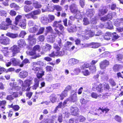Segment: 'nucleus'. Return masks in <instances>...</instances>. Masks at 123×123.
<instances>
[{"instance_id": "obj_1", "label": "nucleus", "mask_w": 123, "mask_h": 123, "mask_svg": "<svg viewBox=\"0 0 123 123\" xmlns=\"http://www.w3.org/2000/svg\"><path fill=\"white\" fill-rule=\"evenodd\" d=\"M94 33L90 29H86L85 32L83 31L82 33L78 34V37L84 40L87 39L90 37L93 36Z\"/></svg>"}, {"instance_id": "obj_2", "label": "nucleus", "mask_w": 123, "mask_h": 123, "mask_svg": "<svg viewBox=\"0 0 123 123\" xmlns=\"http://www.w3.org/2000/svg\"><path fill=\"white\" fill-rule=\"evenodd\" d=\"M4 34H2L0 37V43L3 45H6L10 43V39L9 38L5 36H4Z\"/></svg>"}, {"instance_id": "obj_3", "label": "nucleus", "mask_w": 123, "mask_h": 123, "mask_svg": "<svg viewBox=\"0 0 123 123\" xmlns=\"http://www.w3.org/2000/svg\"><path fill=\"white\" fill-rule=\"evenodd\" d=\"M11 88H10L8 89V92L10 94H11L13 92V90L14 89H15L16 90H18L20 89V87L18 86L16 84V82L13 83H10L9 84Z\"/></svg>"}, {"instance_id": "obj_4", "label": "nucleus", "mask_w": 123, "mask_h": 123, "mask_svg": "<svg viewBox=\"0 0 123 123\" xmlns=\"http://www.w3.org/2000/svg\"><path fill=\"white\" fill-rule=\"evenodd\" d=\"M33 78H30V79H27L25 80L22 86V89L23 90H25L26 88L29 87L30 85L33 83Z\"/></svg>"}, {"instance_id": "obj_5", "label": "nucleus", "mask_w": 123, "mask_h": 123, "mask_svg": "<svg viewBox=\"0 0 123 123\" xmlns=\"http://www.w3.org/2000/svg\"><path fill=\"white\" fill-rule=\"evenodd\" d=\"M64 54V52L63 51H57L56 52H53L52 53L49 55V56L51 57H54V56H62Z\"/></svg>"}, {"instance_id": "obj_6", "label": "nucleus", "mask_w": 123, "mask_h": 123, "mask_svg": "<svg viewBox=\"0 0 123 123\" xmlns=\"http://www.w3.org/2000/svg\"><path fill=\"white\" fill-rule=\"evenodd\" d=\"M69 8L71 12L74 13H76L78 10L77 6L74 4H72L69 6Z\"/></svg>"}, {"instance_id": "obj_7", "label": "nucleus", "mask_w": 123, "mask_h": 123, "mask_svg": "<svg viewBox=\"0 0 123 123\" xmlns=\"http://www.w3.org/2000/svg\"><path fill=\"white\" fill-rule=\"evenodd\" d=\"M109 64V62L106 60H104L100 63V67L101 69H105Z\"/></svg>"}, {"instance_id": "obj_8", "label": "nucleus", "mask_w": 123, "mask_h": 123, "mask_svg": "<svg viewBox=\"0 0 123 123\" xmlns=\"http://www.w3.org/2000/svg\"><path fill=\"white\" fill-rule=\"evenodd\" d=\"M35 35H30L28 36V40L30 41V44L33 45L36 43V39L34 38Z\"/></svg>"}, {"instance_id": "obj_9", "label": "nucleus", "mask_w": 123, "mask_h": 123, "mask_svg": "<svg viewBox=\"0 0 123 123\" xmlns=\"http://www.w3.org/2000/svg\"><path fill=\"white\" fill-rule=\"evenodd\" d=\"M11 49L12 51L13 56H14L16 54L19 52V48L16 45L12 46L11 48Z\"/></svg>"}, {"instance_id": "obj_10", "label": "nucleus", "mask_w": 123, "mask_h": 123, "mask_svg": "<svg viewBox=\"0 0 123 123\" xmlns=\"http://www.w3.org/2000/svg\"><path fill=\"white\" fill-rule=\"evenodd\" d=\"M71 110L72 114L74 116L76 115L79 112V109L76 107H72Z\"/></svg>"}, {"instance_id": "obj_11", "label": "nucleus", "mask_w": 123, "mask_h": 123, "mask_svg": "<svg viewBox=\"0 0 123 123\" xmlns=\"http://www.w3.org/2000/svg\"><path fill=\"white\" fill-rule=\"evenodd\" d=\"M69 98L70 101L74 102L77 100V93H74L72 94L70 97L68 98Z\"/></svg>"}, {"instance_id": "obj_12", "label": "nucleus", "mask_w": 123, "mask_h": 123, "mask_svg": "<svg viewBox=\"0 0 123 123\" xmlns=\"http://www.w3.org/2000/svg\"><path fill=\"white\" fill-rule=\"evenodd\" d=\"M78 60L74 58L70 59L68 61L69 64L70 65L73 66L79 62Z\"/></svg>"}, {"instance_id": "obj_13", "label": "nucleus", "mask_w": 123, "mask_h": 123, "mask_svg": "<svg viewBox=\"0 0 123 123\" xmlns=\"http://www.w3.org/2000/svg\"><path fill=\"white\" fill-rule=\"evenodd\" d=\"M18 44L20 47L22 48L25 46L26 44L25 41L23 39H21L18 41Z\"/></svg>"}, {"instance_id": "obj_14", "label": "nucleus", "mask_w": 123, "mask_h": 123, "mask_svg": "<svg viewBox=\"0 0 123 123\" xmlns=\"http://www.w3.org/2000/svg\"><path fill=\"white\" fill-rule=\"evenodd\" d=\"M28 75V73L24 71H22L19 74V76L21 78H25Z\"/></svg>"}, {"instance_id": "obj_15", "label": "nucleus", "mask_w": 123, "mask_h": 123, "mask_svg": "<svg viewBox=\"0 0 123 123\" xmlns=\"http://www.w3.org/2000/svg\"><path fill=\"white\" fill-rule=\"evenodd\" d=\"M107 10L104 8H100L99 10L98 15L99 16H103L106 13Z\"/></svg>"}, {"instance_id": "obj_16", "label": "nucleus", "mask_w": 123, "mask_h": 123, "mask_svg": "<svg viewBox=\"0 0 123 123\" xmlns=\"http://www.w3.org/2000/svg\"><path fill=\"white\" fill-rule=\"evenodd\" d=\"M41 20L42 23L43 24L46 25L48 23L50 22L48 18L46 17H42Z\"/></svg>"}, {"instance_id": "obj_17", "label": "nucleus", "mask_w": 123, "mask_h": 123, "mask_svg": "<svg viewBox=\"0 0 123 123\" xmlns=\"http://www.w3.org/2000/svg\"><path fill=\"white\" fill-rule=\"evenodd\" d=\"M8 26L6 22H3L0 25V28L2 30H5L7 29Z\"/></svg>"}, {"instance_id": "obj_18", "label": "nucleus", "mask_w": 123, "mask_h": 123, "mask_svg": "<svg viewBox=\"0 0 123 123\" xmlns=\"http://www.w3.org/2000/svg\"><path fill=\"white\" fill-rule=\"evenodd\" d=\"M39 28V26H36L34 27L30 28L29 29V31L31 33H35L38 30Z\"/></svg>"}, {"instance_id": "obj_19", "label": "nucleus", "mask_w": 123, "mask_h": 123, "mask_svg": "<svg viewBox=\"0 0 123 123\" xmlns=\"http://www.w3.org/2000/svg\"><path fill=\"white\" fill-rule=\"evenodd\" d=\"M6 36L12 38H14L18 36L17 34H14L10 32H8L6 34Z\"/></svg>"}, {"instance_id": "obj_20", "label": "nucleus", "mask_w": 123, "mask_h": 123, "mask_svg": "<svg viewBox=\"0 0 123 123\" xmlns=\"http://www.w3.org/2000/svg\"><path fill=\"white\" fill-rule=\"evenodd\" d=\"M76 14L75 16L76 18L78 19H81L82 17L83 13V12H80L79 10H78V11L75 13Z\"/></svg>"}, {"instance_id": "obj_21", "label": "nucleus", "mask_w": 123, "mask_h": 123, "mask_svg": "<svg viewBox=\"0 0 123 123\" xmlns=\"http://www.w3.org/2000/svg\"><path fill=\"white\" fill-rule=\"evenodd\" d=\"M33 8L32 6L25 5L24 7V10L25 12H28L32 10Z\"/></svg>"}, {"instance_id": "obj_22", "label": "nucleus", "mask_w": 123, "mask_h": 123, "mask_svg": "<svg viewBox=\"0 0 123 123\" xmlns=\"http://www.w3.org/2000/svg\"><path fill=\"white\" fill-rule=\"evenodd\" d=\"M122 68L123 66L121 65L115 64L114 66L113 69L114 71L116 72L118 71Z\"/></svg>"}, {"instance_id": "obj_23", "label": "nucleus", "mask_w": 123, "mask_h": 123, "mask_svg": "<svg viewBox=\"0 0 123 123\" xmlns=\"http://www.w3.org/2000/svg\"><path fill=\"white\" fill-rule=\"evenodd\" d=\"M113 26L111 22L109 21L108 22L105 24L104 26V27L109 29H111L112 28Z\"/></svg>"}, {"instance_id": "obj_24", "label": "nucleus", "mask_w": 123, "mask_h": 123, "mask_svg": "<svg viewBox=\"0 0 123 123\" xmlns=\"http://www.w3.org/2000/svg\"><path fill=\"white\" fill-rule=\"evenodd\" d=\"M90 45L92 46L91 48H98L101 46V44L100 43H97L92 42L91 43Z\"/></svg>"}, {"instance_id": "obj_25", "label": "nucleus", "mask_w": 123, "mask_h": 123, "mask_svg": "<svg viewBox=\"0 0 123 123\" xmlns=\"http://www.w3.org/2000/svg\"><path fill=\"white\" fill-rule=\"evenodd\" d=\"M59 95H56L53 94L51 95L50 97L51 101L53 103L55 102L56 100L57 97Z\"/></svg>"}, {"instance_id": "obj_26", "label": "nucleus", "mask_w": 123, "mask_h": 123, "mask_svg": "<svg viewBox=\"0 0 123 123\" xmlns=\"http://www.w3.org/2000/svg\"><path fill=\"white\" fill-rule=\"evenodd\" d=\"M51 45L48 44H46L45 46L43 47V50L45 51H49L51 49Z\"/></svg>"}, {"instance_id": "obj_27", "label": "nucleus", "mask_w": 123, "mask_h": 123, "mask_svg": "<svg viewBox=\"0 0 123 123\" xmlns=\"http://www.w3.org/2000/svg\"><path fill=\"white\" fill-rule=\"evenodd\" d=\"M111 37V33L110 32H107L105 34L104 37V38L106 40H109L110 39Z\"/></svg>"}, {"instance_id": "obj_28", "label": "nucleus", "mask_w": 123, "mask_h": 123, "mask_svg": "<svg viewBox=\"0 0 123 123\" xmlns=\"http://www.w3.org/2000/svg\"><path fill=\"white\" fill-rule=\"evenodd\" d=\"M123 22V18H121L120 19H117L115 22L114 24L116 26H118L120 25V23Z\"/></svg>"}, {"instance_id": "obj_29", "label": "nucleus", "mask_w": 123, "mask_h": 123, "mask_svg": "<svg viewBox=\"0 0 123 123\" xmlns=\"http://www.w3.org/2000/svg\"><path fill=\"white\" fill-rule=\"evenodd\" d=\"M44 71H43V69H41L39 72L37 74V77L38 78H42L43 76L44 75Z\"/></svg>"}, {"instance_id": "obj_30", "label": "nucleus", "mask_w": 123, "mask_h": 123, "mask_svg": "<svg viewBox=\"0 0 123 123\" xmlns=\"http://www.w3.org/2000/svg\"><path fill=\"white\" fill-rule=\"evenodd\" d=\"M67 91L64 90L60 95V99L62 100L64 97L67 96Z\"/></svg>"}, {"instance_id": "obj_31", "label": "nucleus", "mask_w": 123, "mask_h": 123, "mask_svg": "<svg viewBox=\"0 0 123 123\" xmlns=\"http://www.w3.org/2000/svg\"><path fill=\"white\" fill-rule=\"evenodd\" d=\"M22 16L20 15L17 16L15 18V20L14 22V24L16 25H17L19 22V21L21 19Z\"/></svg>"}, {"instance_id": "obj_32", "label": "nucleus", "mask_w": 123, "mask_h": 123, "mask_svg": "<svg viewBox=\"0 0 123 123\" xmlns=\"http://www.w3.org/2000/svg\"><path fill=\"white\" fill-rule=\"evenodd\" d=\"M25 16L28 18H31L34 19H36L37 18V16H33L31 12L30 13L25 15Z\"/></svg>"}, {"instance_id": "obj_33", "label": "nucleus", "mask_w": 123, "mask_h": 123, "mask_svg": "<svg viewBox=\"0 0 123 123\" xmlns=\"http://www.w3.org/2000/svg\"><path fill=\"white\" fill-rule=\"evenodd\" d=\"M11 61L12 62L14 66H16L19 63V61L15 58H13L11 59Z\"/></svg>"}, {"instance_id": "obj_34", "label": "nucleus", "mask_w": 123, "mask_h": 123, "mask_svg": "<svg viewBox=\"0 0 123 123\" xmlns=\"http://www.w3.org/2000/svg\"><path fill=\"white\" fill-rule=\"evenodd\" d=\"M72 44V43L71 42L67 41L66 42L65 45V47L67 50H71L70 47Z\"/></svg>"}, {"instance_id": "obj_35", "label": "nucleus", "mask_w": 123, "mask_h": 123, "mask_svg": "<svg viewBox=\"0 0 123 123\" xmlns=\"http://www.w3.org/2000/svg\"><path fill=\"white\" fill-rule=\"evenodd\" d=\"M42 10L43 12H44L47 11H53L54 10V9H53V10H51L47 6H44L42 8Z\"/></svg>"}, {"instance_id": "obj_36", "label": "nucleus", "mask_w": 123, "mask_h": 123, "mask_svg": "<svg viewBox=\"0 0 123 123\" xmlns=\"http://www.w3.org/2000/svg\"><path fill=\"white\" fill-rule=\"evenodd\" d=\"M34 81L35 84L33 87V89L34 90H36L38 86L39 81L38 80L36 79H35L34 80Z\"/></svg>"}, {"instance_id": "obj_37", "label": "nucleus", "mask_w": 123, "mask_h": 123, "mask_svg": "<svg viewBox=\"0 0 123 123\" xmlns=\"http://www.w3.org/2000/svg\"><path fill=\"white\" fill-rule=\"evenodd\" d=\"M94 13V9H91L89 10V11L87 12L88 16L89 17H91L93 16Z\"/></svg>"}, {"instance_id": "obj_38", "label": "nucleus", "mask_w": 123, "mask_h": 123, "mask_svg": "<svg viewBox=\"0 0 123 123\" xmlns=\"http://www.w3.org/2000/svg\"><path fill=\"white\" fill-rule=\"evenodd\" d=\"M10 7L12 8H14L16 10H18L19 7V6L17 5L16 4L13 3H11L10 5Z\"/></svg>"}, {"instance_id": "obj_39", "label": "nucleus", "mask_w": 123, "mask_h": 123, "mask_svg": "<svg viewBox=\"0 0 123 123\" xmlns=\"http://www.w3.org/2000/svg\"><path fill=\"white\" fill-rule=\"evenodd\" d=\"M19 26L22 28L25 29V20L24 19L22 20V22H20L19 24Z\"/></svg>"}, {"instance_id": "obj_40", "label": "nucleus", "mask_w": 123, "mask_h": 123, "mask_svg": "<svg viewBox=\"0 0 123 123\" xmlns=\"http://www.w3.org/2000/svg\"><path fill=\"white\" fill-rule=\"evenodd\" d=\"M30 62L28 59H25L22 62L21 64L20 65V67H22L24 65L27 63H29Z\"/></svg>"}, {"instance_id": "obj_41", "label": "nucleus", "mask_w": 123, "mask_h": 123, "mask_svg": "<svg viewBox=\"0 0 123 123\" xmlns=\"http://www.w3.org/2000/svg\"><path fill=\"white\" fill-rule=\"evenodd\" d=\"M116 13L115 12H113L112 13L108 14L106 16L108 19H111L113 16H114L116 15Z\"/></svg>"}, {"instance_id": "obj_42", "label": "nucleus", "mask_w": 123, "mask_h": 123, "mask_svg": "<svg viewBox=\"0 0 123 123\" xmlns=\"http://www.w3.org/2000/svg\"><path fill=\"white\" fill-rule=\"evenodd\" d=\"M54 31L53 30L52 33L54 34H57L59 35L62 34V33L59 31L57 29V28L55 27L54 29Z\"/></svg>"}, {"instance_id": "obj_43", "label": "nucleus", "mask_w": 123, "mask_h": 123, "mask_svg": "<svg viewBox=\"0 0 123 123\" xmlns=\"http://www.w3.org/2000/svg\"><path fill=\"white\" fill-rule=\"evenodd\" d=\"M31 13L33 16H36L35 15L39 14L41 13V11L39 10H37L32 12Z\"/></svg>"}, {"instance_id": "obj_44", "label": "nucleus", "mask_w": 123, "mask_h": 123, "mask_svg": "<svg viewBox=\"0 0 123 123\" xmlns=\"http://www.w3.org/2000/svg\"><path fill=\"white\" fill-rule=\"evenodd\" d=\"M83 24L84 25H87L89 24V22L88 19L86 18H83Z\"/></svg>"}, {"instance_id": "obj_45", "label": "nucleus", "mask_w": 123, "mask_h": 123, "mask_svg": "<svg viewBox=\"0 0 123 123\" xmlns=\"http://www.w3.org/2000/svg\"><path fill=\"white\" fill-rule=\"evenodd\" d=\"M4 49L5 50H2V52L4 53V55L5 56H7L9 54V52L7 50L8 48H4Z\"/></svg>"}, {"instance_id": "obj_46", "label": "nucleus", "mask_w": 123, "mask_h": 123, "mask_svg": "<svg viewBox=\"0 0 123 123\" xmlns=\"http://www.w3.org/2000/svg\"><path fill=\"white\" fill-rule=\"evenodd\" d=\"M39 30L38 32L37 33V35H38L40 34H42L43 32L45 29V28L44 27H41L40 28L39 27Z\"/></svg>"}, {"instance_id": "obj_47", "label": "nucleus", "mask_w": 123, "mask_h": 123, "mask_svg": "<svg viewBox=\"0 0 123 123\" xmlns=\"http://www.w3.org/2000/svg\"><path fill=\"white\" fill-rule=\"evenodd\" d=\"M9 107H12L13 109L15 111H18L19 109L20 108L19 106L17 105H14L13 106L12 104L11 105H9Z\"/></svg>"}, {"instance_id": "obj_48", "label": "nucleus", "mask_w": 123, "mask_h": 123, "mask_svg": "<svg viewBox=\"0 0 123 123\" xmlns=\"http://www.w3.org/2000/svg\"><path fill=\"white\" fill-rule=\"evenodd\" d=\"M89 69L92 73L95 72L96 71V67L94 66H90L89 67Z\"/></svg>"}, {"instance_id": "obj_49", "label": "nucleus", "mask_w": 123, "mask_h": 123, "mask_svg": "<svg viewBox=\"0 0 123 123\" xmlns=\"http://www.w3.org/2000/svg\"><path fill=\"white\" fill-rule=\"evenodd\" d=\"M0 15L1 16L6 17L7 15V12L4 10H0Z\"/></svg>"}, {"instance_id": "obj_50", "label": "nucleus", "mask_w": 123, "mask_h": 123, "mask_svg": "<svg viewBox=\"0 0 123 123\" xmlns=\"http://www.w3.org/2000/svg\"><path fill=\"white\" fill-rule=\"evenodd\" d=\"M33 5L34 7L36 8H40L42 6L41 5L38 4L37 2H36L34 3Z\"/></svg>"}, {"instance_id": "obj_51", "label": "nucleus", "mask_w": 123, "mask_h": 123, "mask_svg": "<svg viewBox=\"0 0 123 123\" xmlns=\"http://www.w3.org/2000/svg\"><path fill=\"white\" fill-rule=\"evenodd\" d=\"M91 96L93 98L97 99V98L98 95L96 93L92 92L91 94Z\"/></svg>"}, {"instance_id": "obj_52", "label": "nucleus", "mask_w": 123, "mask_h": 123, "mask_svg": "<svg viewBox=\"0 0 123 123\" xmlns=\"http://www.w3.org/2000/svg\"><path fill=\"white\" fill-rule=\"evenodd\" d=\"M55 37H56L55 36L53 37L52 35H51L48 36L47 39H49V41L50 42H53L54 39Z\"/></svg>"}, {"instance_id": "obj_53", "label": "nucleus", "mask_w": 123, "mask_h": 123, "mask_svg": "<svg viewBox=\"0 0 123 123\" xmlns=\"http://www.w3.org/2000/svg\"><path fill=\"white\" fill-rule=\"evenodd\" d=\"M61 24L59 23L57 21H54L53 22V24L52 26L53 27L57 28L59 26V25Z\"/></svg>"}, {"instance_id": "obj_54", "label": "nucleus", "mask_w": 123, "mask_h": 123, "mask_svg": "<svg viewBox=\"0 0 123 123\" xmlns=\"http://www.w3.org/2000/svg\"><path fill=\"white\" fill-rule=\"evenodd\" d=\"M102 86L101 84H99L98 85L96 88V89L99 92H102L103 89L102 88Z\"/></svg>"}, {"instance_id": "obj_55", "label": "nucleus", "mask_w": 123, "mask_h": 123, "mask_svg": "<svg viewBox=\"0 0 123 123\" xmlns=\"http://www.w3.org/2000/svg\"><path fill=\"white\" fill-rule=\"evenodd\" d=\"M54 8L57 11H60L62 10V7L58 5H55L54 6Z\"/></svg>"}, {"instance_id": "obj_56", "label": "nucleus", "mask_w": 123, "mask_h": 123, "mask_svg": "<svg viewBox=\"0 0 123 123\" xmlns=\"http://www.w3.org/2000/svg\"><path fill=\"white\" fill-rule=\"evenodd\" d=\"M47 31L48 32H50L52 33L53 31V29L52 27L50 26H49L46 27Z\"/></svg>"}, {"instance_id": "obj_57", "label": "nucleus", "mask_w": 123, "mask_h": 123, "mask_svg": "<svg viewBox=\"0 0 123 123\" xmlns=\"http://www.w3.org/2000/svg\"><path fill=\"white\" fill-rule=\"evenodd\" d=\"M5 22H6L7 25L8 26L11 25V24L12 21L9 18H6V21Z\"/></svg>"}, {"instance_id": "obj_58", "label": "nucleus", "mask_w": 123, "mask_h": 123, "mask_svg": "<svg viewBox=\"0 0 123 123\" xmlns=\"http://www.w3.org/2000/svg\"><path fill=\"white\" fill-rule=\"evenodd\" d=\"M26 34V33L25 31H22L20 32L19 36L21 37L24 38L25 35Z\"/></svg>"}, {"instance_id": "obj_59", "label": "nucleus", "mask_w": 123, "mask_h": 123, "mask_svg": "<svg viewBox=\"0 0 123 123\" xmlns=\"http://www.w3.org/2000/svg\"><path fill=\"white\" fill-rule=\"evenodd\" d=\"M40 49V46L39 45H36L33 48V50L35 51H39Z\"/></svg>"}, {"instance_id": "obj_60", "label": "nucleus", "mask_w": 123, "mask_h": 123, "mask_svg": "<svg viewBox=\"0 0 123 123\" xmlns=\"http://www.w3.org/2000/svg\"><path fill=\"white\" fill-rule=\"evenodd\" d=\"M78 120L80 122H82L85 121L86 119L85 117L82 116H80L78 118Z\"/></svg>"}, {"instance_id": "obj_61", "label": "nucleus", "mask_w": 123, "mask_h": 123, "mask_svg": "<svg viewBox=\"0 0 123 123\" xmlns=\"http://www.w3.org/2000/svg\"><path fill=\"white\" fill-rule=\"evenodd\" d=\"M115 119L118 122H121V117L118 116L116 115L115 117Z\"/></svg>"}, {"instance_id": "obj_62", "label": "nucleus", "mask_w": 123, "mask_h": 123, "mask_svg": "<svg viewBox=\"0 0 123 123\" xmlns=\"http://www.w3.org/2000/svg\"><path fill=\"white\" fill-rule=\"evenodd\" d=\"M46 91L47 92H49L53 91V89L51 86H49L47 87L46 88Z\"/></svg>"}, {"instance_id": "obj_63", "label": "nucleus", "mask_w": 123, "mask_h": 123, "mask_svg": "<svg viewBox=\"0 0 123 123\" xmlns=\"http://www.w3.org/2000/svg\"><path fill=\"white\" fill-rule=\"evenodd\" d=\"M80 102L82 104H86L88 102V101L84 98H82L80 100Z\"/></svg>"}, {"instance_id": "obj_64", "label": "nucleus", "mask_w": 123, "mask_h": 123, "mask_svg": "<svg viewBox=\"0 0 123 123\" xmlns=\"http://www.w3.org/2000/svg\"><path fill=\"white\" fill-rule=\"evenodd\" d=\"M80 72V70L78 68H76L74 70V72L76 74H78Z\"/></svg>"}]
</instances>
